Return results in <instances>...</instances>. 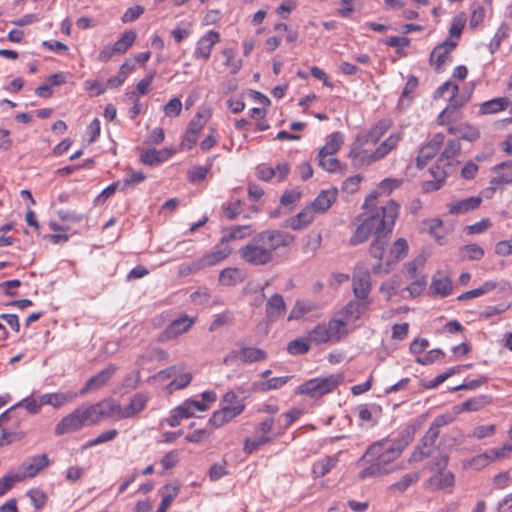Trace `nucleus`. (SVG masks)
Segmentation results:
<instances>
[{"label":"nucleus","instance_id":"obj_48","mask_svg":"<svg viewBox=\"0 0 512 512\" xmlns=\"http://www.w3.org/2000/svg\"><path fill=\"white\" fill-rule=\"evenodd\" d=\"M117 436H118V431L116 429H109V430L103 431L94 439L87 441L83 445V449H88V448H91L93 446H96V445H99L102 443L113 441Z\"/></svg>","mask_w":512,"mask_h":512},{"label":"nucleus","instance_id":"obj_38","mask_svg":"<svg viewBox=\"0 0 512 512\" xmlns=\"http://www.w3.org/2000/svg\"><path fill=\"white\" fill-rule=\"evenodd\" d=\"M430 288L433 293L446 297L452 292V281L449 276L438 273L433 277Z\"/></svg>","mask_w":512,"mask_h":512},{"label":"nucleus","instance_id":"obj_8","mask_svg":"<svg viewBox=\"0 0 512 512\" xmlns=\"http://www.w3.org/2000/svg\"><path fill=\"white\" fill-rule=\"evenodd\" d=\"M352 288L356 299L368 302V296L372 288L370 272L367 269H357L352 278Z\"/></svg>","mask_w":512,"mask_h":512},{"label":"nucleus","instance_id":"obj_52","mask_svg":"<svg viewBox=\"0 0 512 512\" xmlns=\"http://www.w3.org/2000/svg\"><path fill=\"white\" fill-rule=\"evenodd\" d=\"M192 381V375L189 372L181 371L178 373L177 376H175V379H173L167 388L170 391L179 390L187 387Z\"/></svg>","mask_w":512,"mask_h":512},{"label":"nucleus","instance_id":"obj_23","mask_svg":"<svg viewBox=\"0 0 512 512\" xmlns=\"http://www.w3.org/2000/svg\"><path fill=\"white\" fill-rule=\"evenodd\" d=\"M455 483L454 474L450 471H437L427 481L426 486L432 490H443L453 488Z\"/></svg>","mask_w":512,"mask_h":512},{"label":"nucleus","instance_id":"obj_33","mask_svg":"<svg viewBox=\"0 0 512 512\" xmlns=\"http://www.w3.org/2000/svg\"><path fill=\"white\" fill-rule=\"evenodd\" d=\"M391 126L390 120L382 119L375 123L365 134L361 135L366 143L376 144Z\"/></svg>","mask_w":512,"mask_h":512},{"label":"nucleus","instance_id":"obj_50","mask_svg":"<svg viewBox=\"0 0 512 512\" xmlns=\"http://www.w3.org/2000/svg\"><path fill=\"white\" fill-rule=\"evenodd\" d=\"M308 342V340H304L302 338L295 339L288 343L287 352L290 355L306 354L310 349V345Z\"/></svg>","mask_w":512,"mask_h":512},{"label":"nucleus","instance_id":"obj_6","mask_svg":"<svg viewBox=\"0 0 512 512\" xmlns=\"http://www.w3.org/2000/svg\"><path fill=\"white\" fill-rule=\"evenodd\" d=\"M136 33L128 30L113 44L105 46L98 54L100 62H108L115 55L125 54L136 40Z\"/></svg>","mask_w":512,"mask_h":512},{"label":"nucleus","instance_id":"obj_14","mask_svg":"<svg viewBox=\"0 0 512 512\" xmlns=\"http://www.w3.org/2000/svg\"><path fill=\"white\" fill-rule=\"evenodd\" d=\"M452 169L453 168H449L447 166V162L440 163V158H438L436 163L429 168V172L433 180L425 182V190L430 192L440 189L445 182L446 177L451 173Z\"/></svg>","mask_w":512,"mask_h":512},{"label":"nucleus","instance_id":"obj_19","mask_svg":"<svg viewBox=\"0 0 512 512\" xmlns=\"http://www.w3.org/2000/svg\"><path fill=\"white\" fill-rule=\"evenodd\" d=\"M286 311V304L281 294H273L266 303V318L269 322H275L282 318Z\"/></svg>","mask_w":512,"mask_h":512},{"label":"nucleus","instance_id":"obj_28","mask_svg":"<svg viewBox=\"0 0 512 512\" xmlns=\"http://www.w3.org/2000/svg\"><path fill=\"white\" fill-rule=\"evenodd\" d=\"M339 463L337 455L325 456L322 459L314 462L312 465V476L313 478H321L326 476L334 469Z\"/></svg>","mask_w":512,"mask_h":512},{"label":"nucleus","instance_id":"obj_12","mask_svg":"<svg viewBox=\"0 0 512 512\" xmlns=\"http://www.w3.org/2000/svg\"><path fill=\"white\" fill-rule=\"evenodd\" d=\"M50 464L47 454L35 455L26 459L19 467L20 480L36 476Z\"/></svg>","mask_w":512,"mask_h":512},{"label":"nucleus","instance_id":"obj_63","mask_svg":"<svg viewBox=\"0 0 512 512\" xmlns=\"http://www.w3.org/2000/svg\"><path fill=\"white\" fill-rule=\"evenodd\" d=\"M25 436L24 432L20 431H11L6 428L2 429V433L0 436V442H2L1 447L4 445L11 444L15 441L21 440Z\"/></svg>","mask_w":512,"mask_h":512},{"label":"nucleus","instance_id":"obj_57","mask_svg":"<svg viewBox=\"0 0 512 512\" xmlns=\"http://www.w3.org/2000/svg\"><path fill=\"white\" fill-rule=\"evenodd\" d=\"M234 319L233 313L231 311H224L220 314L215 315L214 320L212 321L209 330L216 331L220 327L231 323Z\"/></svg>","mask_w":512,"mask_h":512},{"label":"nucleus","instance_id":"obj_46","mask_svg":"<svg viewBox=\"0 0 512 512\" xmlns=\"http://www.w3.org/2000/svg\"><path fill=\"white\" fill-rule=\"evenodd\" d=\"M241 281V271L238 268H225L219 274V282L223 286H234Z\"/></svg>","mask_w":512,"mask_h":512},{"label":"nucleus","instance_id":"obj_35","mask_svg":"<svg viewBox=\"0 0 512 512\" xmlns=\"http://www.w3.org/2000/svg\"><path fill=\"white\" fill-rule=\"evenodd\" d=\"M492 401L488 395H479L464 401L459 407H456L457 412H476L485 408Z\"/></svg>","mask_w":512,"mask_h":512},{"label":"nucleus","instance_id":"obj_4","mask_svg":"<svg viewBox=\"0 0 512 512\" xmlns=\"http://www.w3.org/2000/svg\"><path fill=\"white\" fill-rule=\"evenodd\" d=\"M294 240V235L282 230H263L239 249V256L249 265L265 266L274 261L278 250L288 248Z\"/></svg>","mask_w":512,"mask_h":512},{"label":"nucleus","instance_id":"obj_16","mask_svg":"<svg viewBox=\"0 0 512 512\" xmlns=\"http://www.w3.org/2000/svg\"><path fill=\"white\" fill-rule=\"evenodd\" d=\"M468 98L454 97L450 104L439 114L437 121L440 125L450 124L461 117L460 108L467 102Z\"/></svg>","mask_w":512,"mask_h":512},{"label":"nucleus","instance_id":"obj_55","mask_svg":"<svg viewBox=\"0 0 512 512\" xmlns=\"http://www.w3.org/2000/svg\"><path fill=\"white\" fill-rule=\"evenodd\" d=\"M183 370H184V365L183 364L170 366V367H168L166 369H163V370L157 372L153 376V379H155L157 381H160V382H163L165 380H168V379H170L172 377L177 376L178 373L183 371Z\"/></svg>","mask_w":512,"mask_h":512},{"label":"nucleus","instance_id":"obj_13","mask_svg":"<svg viewBox=\"0 0 512 512\" xmlns=\"http://www.w3.org/2000/svg\"><path fill=\"white\" fill-rule=\"evenodd\" d=\"M219 41L220 34L214 30H210L198 40L196 48L193 52V57L197 60H208L214 45Z\"/></svg>","mask_w":512,"mask_h":512},{"label":"nucleus","instance_id":"obj_39","mask_svg":"<svg viewBox=\"0 0 512 512\" xmlns=\"http://www.w3.org/2000/svg\"><path fill=\"white\" fill-rule=\"evenodd\" d=\"M461 150V144L459 139H450L444 146L443 151L441 152L439 158L440 163L447 162V166L449 168L454 167L453 158L459 153Z\"/></svg>","mask_w":512,"mask_h":512},{"label":"nucleus","instance_id":"obj_24","mask_svg":"<svg viewBox=\"0 0 512 512\" xmlns=\"http://www.w3.org/2000/svg\"><path fill=\"white\" fill-rule=\"evenodd\" d=\"M78 394L79 393L73 391H66L62 393H47L41 395V403L53 406L54 408H60L66 403L74 401Z\"/></svg>","mask_w":512,"mask_h":512},{"label":"nucleus","instance_id":"obj_32","mask_svg":"<svg viewBox=\"0 0 512 512\" xmlns=\"http://www.w3.org/2000/svg\"><path fill=\"white\" fill-rule=\"evenodd\" d=\"M495 176L490 180L491 188L512 183V164L502 163L494 168Z\"/></svg>","mask_w":512,"mask_h":512},{"label":"nucleus","instance_id":"obj_43","mask_svg":"<svg viewBox=\"0 0 512 512\" xmlns=\"http://www.w3.org/2000/svg\"><path fill=\"white\" fill-rule=\"evenodd\" d=\"M179 491H180V487L177 484H167L159 490V493L162 497L161 503L159 505V507L161 508V511L162 510L167 511V509L170 507L173 500L179 494Z\"/></svg>","mask_w":512,"mask_h":512},{"label":"nucleus","instance_id":"obj_53","mask_svg":"<svg viewBox=\"0 0 512 512\" xmlns=\"http://www.w3.org/2000/svg\"><path fill=\"white\" fill-rule=\"evenodd\" d=\"M291 378H292V376H281V377L270 378L265 382H261L259 384L260 385L259 389L261 391H270V390L279 389V388L283 387Z\"/></svg>","mask_w":512,"mask_h":512},{"label":"nucleus","instance_id":"obj_18","mask_svg":"<svg viewBox=\"0 0 512 512\" xmlns=\"http://www.w3.org/2000/svg\"><path fill=\"white\" fill-rule=\"evenodd\" d=\"M149 399V396L145 393L134 394L131 397L129 403L125 407H122L121 417H123V419H131L136 417L139 413L146 409Z\"/></svg>","mask_w":512,"mask_h":512},{"label":"nucleus","instance_id":"obj_22","mask_svg":"<svg viewBox=\"0 0 512 512\" xmlns=\"http://www.w3.org/2000/svg\"><path fill=\"white\" fill-rule=\"evenodd\" d=\"M337 194V189L323 190L318 194L310 206L316 214L325 213L337 200Z\"/></svg>","mask_w":512,"mask_h":512},{"label":"nucleus","instance_id":"obj_9","mask_svg":"<svg viewBox=\"0 0 512 512\" xmlns=\"http://www.w3.org/2000/svg\"><path fill=\"white\" fill-rule=\"evenodd\" d=\"M366 142L362 140V136H357L355 141L351 144V148L348 154V157L351 159L352 165L355 168H360L363 166H368L377 160L374 159V153L369 152L368 150L363 148V145Z\"/></svg>","mask_w":512,"mask_h":512},{"label":"nucleus","instance_id":"obj_54","mask_svg":"<svg viewBox=\"0 0 512 512\" xmlns=\"http://www.w3.org/2000/svg\"><path fill=\"white\" fill-rule=\"evenodd\" d=\"M27 496L36 509L42 508L47 501V495L40 488H32L28 490Z\"/></svg>","mask_w":512,"mask_h":512},{"label":"nucleus","instance_id":"obj_27","mask_svg":"<svg viewBox=\"0 0 512 512\" xmlns=\"http://www.w3.org/2000/svg\"><path fill=\"white\" fill-rule=\"evenodd\" d=\"M316 212L310 205L304 207L298 214L288 220V225L295 231L302 230L312 223Z\"/></svg>","mask_w":512,"mask_h":512},{"label":"nucleus","instance_id":"obj_56","mask_svg":"<svg viewBox=\"0 0 512 512\" xmlns=\"http://www.w3.org/2000/svg\"><path fill=\"white\" fill-rule=\"evenodd\" d=\"M274 424H275V419L273 417H267L255 426L254 432H255V434L273 436L271 433L273 431ZM281 433L282 432H279L275 436L277 437Z\"/></svg>","mask_w":512,"mask_h":512},{"label":"nucleus","instance_id":"obj_64","mask_svg":"<svg viewBox=\"0 0 512 512\" xmlns=\"http://www.w3.org/2000/svg\"><path fill=\"white\" fill-rule=\"evenodd\" d=\"M490 458H492L493 461L497 459H504L508 458L510 454L512 453V444L505 443L500 448H492L488 450Z\"/></svg>","mask_w":512,"mask_h":512},{"label":"nucleus","instance_id":"obj_26","mask_svg":"<svg viewBox=\"0 0 512 512\" xmlns=\"http://www.w3.org/2000/svg\"><path fill=\"white\" fill-rule=\"evenodd\" d=\"M331 342H339L342 338L346 337L349 333L348 323L340 316H336L325 323Z\"/></svg>","mask_w":512,"mask_h":512},{"label":"nucleus","instance_id":"obj_59","mask_svg":"<svg viewBox=\"0 0 512 512\" xmlns=\"http://www.w3.org/2000/svg\"><path fill=\"white\" fill-rule=\"evenodd\" d=\"M164 114L168 117H177L182 111V102L175 97L170 99L163 107Z\"/></svg>","mask_w":512,"mask_h":512},{"label":"nucleus","instance_id":"obj_11","mask_svg":"<svg viewBox=\"0 0 512 512\" xmlns=\"http://www.w3.org/2000/svg\"><path fill=\"white\" fill-rule=\"evenodd\" d=\"M117 366L109 364L106 368L99 371L96 375L87 380L83 388L79 391V395H85L90 391L98 390L106 385L117 371Z\"/></svg>","mask_w":512,"mask_h":512},{"label":"nucleus","instance_id":"obj_45","mask_svg":"<svg viewBox=\"0 0 512 512\" xmlns=\"http://www.w3.org/2000/svg\"><path fill=\"white\" fill-rule=\"evenodd\" d=\"M509 105V100L505 97L494 98L485 101L480 106L481 114H494L505 110Z\"/></svg>","mask_w":512,"mask_h":512},{"label":"nucleus","instance_id":"obj_3","mask_svg":"<svg viewBox=\"0 0 512 512\" xmlns=\"http://www.w3.org/2000/svg\"><path fill=\"white\" fill-rule=\"evenodd\" d=\"M122 405L112 397L94 404H83L63 417L55 427V434L61 436L81 430L84 426L96 425L103 420H121Z\"/></svg>","mask_w":512,"mask_h":512},{"label":"nucleus","instance_id":"obj_30","mask_svg":"<svg viewBox=\"0 0 512 512\" xmlns=\"http://www.w3.org/2000/svg\"><path fill=\"white\" fill-rule=\"evenodd\" d=\"M448 133L460 139L473 142L480 137V131L475 126L461 123L456 126H449Z\"/></svg>","mask_w":512,"mask_h":512},{"label":"nucleus","instance_id":"obj_62","mask_svg":"<svg viewBox=\"0 0 512 512\" xmlns=\"http://www.w3.org/2000/svg\"><path fill=\"white\" fill-rule=\"evenodd\" d=\"M488 381V378L484 375L479 376L476 379L467 380L464 383L455 386L452 388V391H460V390H474L484 384H486Z\"/></svg>","mask_w":512,"mask_h":512},{"label":"nucleus","instance_id":"obj_47","mask_svg":"<svg viewBox=\"0 0 512 512\" xmlns=\"http://www.w3.org/2000/svg\"><path fill=\"white\" fill-rule=\"evenodd\" d=\"M421 475L419 472H411L402 476L401 480L393 483L390 486V489L398 490L400 492H404L410 487L412 484L417 483L420 479Z\"/></svg>","mask_w":512,"mask_h":512},{"label":"nucleus","instance_id":"obj_49","mask_svg":"<svg viewBox=\"0 0 512 512\" xmlns=\"http://www.w3.org/2000/svg\"><path fill=\"white\" fill-rule=\"evenodd\" d=\"M458 90V85L452 83L451 81H446L435 91L434 98H444L448 96L450 101L451 99H454V97H459Z\"/></svg>","mask_w":512,"mask_h":512},{"label":"nucleus","instance_id":"obj_60","mask_svg":"<svg viewBox=\"0 0 512 512\" xmlns=\"http://www.w3.org/2000/svg\"><path fill=\"white\" fill-rule=\"evenodd\" d=\"M312 308L302 301H297L290 311L287 318L288 321L301 319L305 314L309 313Z\"/></svg>","mask_w":512,"mask_h":512},{"label":"nucleus","instance_id":"obj_44","mask_svg":"<svg viewBox=\"0 0 512 512\" xmlns=\"http://www.w3.org/2000/svg\"><path fill=\"white\" fill-rule=\"evenodd\" d=\"M307 340L309 341V343L315 345H321L327 342H331V338L329 336L326 324H318L312 330H310L307 336Z\"/></svg>","mask_w":512,"mask_h":512},{"label":"nucleus","instance_id":"obj_10","mask_svg":"<svg viewBox=\"0 0 512 512\" xmlns=\"http://www.w3.org/2000/svg\"><path fill=\"white\" fill-rule=\"evenodd\" d=\"M445 136L442 133H436L431 140L423 145L416 158L418 168H423L429 160L436 156L444 144Z\"/></svg>","mask_w":512,"mask_h":512},{"label":"nucleus","instance_id":"obj_7","mask_svg":"<svg viewBox=\"0 0 512 512\" xmlns=\"http://www.w3.org/2000/svg\"><path fill=\"white\" fill-rule=\"evenodd\" d=\"M235 359H239L244 364H252L267 359L266 351L250 346H242L239 350L230 351L224 358L226 365L231 364Z\"/></svg>","mask_w":512,"mask_h":512},{"label":"nucleus","instance_id":"obj_21","mask_svg":"<svg viewBox=\"0 0 512 512\" xmlns=\"http://www.w3.org/2000/svg\"><path fill=\"white\" fill-rule=\"evenodd\" d=\"M369 302L361 300H351L346 306L338 313L348 324L358 320L361 315L367 310Z\"/></svg>","mask_w":512,"mask_h":512},{"label":"nucleus","instance_id":"obj_1","mask_svg":"<svg viewBox=\"0 0 512 512\" xmlns=\"http://www.w3.org/2000/svg\"><path fill=\"white\" fill-rule=\"evenodd\" d=\"M399 209L400 206L395 201H388L380 211L363 219L350 238L352 245H358L373 236L369 254L373 258L383 261V263L379 262L372 267L375 274L389 273L396 263L407 256L409 246L404 238H398L386 253V247L399 216Z\"/></svg>","mask_w":512,"mask_h":512},{"label":"nucleus","instance_id":"obj_58","mask_svg":"<svg viewBox=\"0 0 512 512\" xmlns=\"http://www.w3.org/2000/svg\"><path fill=\"white\" fill-rule=\"evenodd\" d=\"M466 24V18L464 15H457L453 18L450 29H449V36L451 38H460L461 33L465 27Z\"/></svg>","mask_w":512,"mask_h":512},{"label":"nucleus","instance_id":"obj_61","mask_svg":"<svg viewBox=\"0 0 512 512\" xmlns=\"http://www.w3.org/2000/svg\"><path fill=\"white\" fill-rule=\"evenodd\" d=\"M438 436H439V430H435L434 427L429 426L428 430L426 431V433L420 440L419 444L433 452L434 444H435Z\"/></svg>","mask_w":512,"mask_h":512},{"label":"nucleus","instance_id":"obj_37","mask_svg":"<svg viewBox=\"0 0 512 512\" xmlns=\"http://www.w3.org/2000/svg\"><path fill=\"white\" fill-rule=\"evenodd\" d=\"M401 140L400 133H393L388 138H386L383 142H381L378 147L373 151L374 159L377 161L385 158L393 149H395Z\"/></svg>","mask_w":512,"mask_h":512},{"label":"nucleus","instance_id":"obj_42","mask_svg":"<svg viewBox=\"0 0 512 512\" xmlns=\"http://www.w3.org/2000/svg\"><path fill=\"white\" fill-rule=\"evenodd\" d=\"M344 143V138L341 132H333L327 136L325 145L320 148V154L334 155Z\"/></svg>","mask_w":512,"mask_h":512},{"label":"nucleus","instance_id":"obj_15","mask_svg":"<svg viewBox=\"0 0 512 512\" xmlns=\"http://www.w3.org/2000/svg\"><path fill=\"white\" fill-rule=\"evenodd\" d=\"M245 409V404H238L235 407H224L214 411L209 419V424L215 428H220L223 425L229 423L238 415H240Z\"/></svg>","mask_w":512,"mask_h":512},{"label":"nucleus","instance_id":"obj_5","mask_svg":"<svg viewBox=\"0 0 512 512\" xmlns=\"http://www.w3.org/2000/svg\"><path fill=\"white\" fill-rule=\"evenodd\" d=\"M342 381L343 377L340 374L313 378L301 384L297 389V393L311 397H321L335 390Z\"/></svg>","mask_w":512,"mask_h":512},{"label":"nucleus","instance_id":"obj_51","mask_svg":"<svg viewBox=\"0 0 512 512\" xmlns=\"http://www.w3.org/2000/svg\"><path fill=\"white\" fill-rule=\"evenodd\" d=\"M225 57L224 65L231 68V73L236 74L242 67V61L236 60V51L233 48H226L222 52Z\"/></svg>","mask_w":512,"mask_h":512},{"label":"nucleus","instance_id":"obj_17","mask_svg":"<svg viewBox=\"0 0 512 512\" xmlns=\"http://www.w3.org/2000/svg\"><path fill=\"white\" fill-rule=\"evenodd\" d=\"M457 42L452 39H446L438 44L430 55V61L435 65V69L439 72L446 62L448 55L456 48Z\"/></svg>","mask_w":512,"mask_h":512},{"label":"nucleus","instance_id":"obj_25","mask_svg":"<svg viewBox=\"0 0 512 512\" xmlns=\"http://www.w3.org/2000/svg\"><path fill=\"white\" fill-rule=\"evenodd\" d=\"M193 323V319L189 318L187 315H184L172 321L165 329L163 334L167 339L176 338L179 335L187 332Z\"/></svg>","mask_w":512,"mask_h":512},{"label":"nucleus","instance_id":"obj_29","mask_svg":"<svg viewBox=\"0 0 512 512\" xmlns=\"http://www.w3.org/2000/svg\"><path fill=\"white\" fill-rule=\"evenodd\" d=\"M481 202L482 199L479 196H472L452 202L448 205L449 213L455 215L464 214L478 208Z\"/></svg>","mask_w":512,"mask_h":512},{"label":"nucleus","instance_id":"obj_34","mask_svg":"<svg viewBox=\"0 0 512 512\" xmlns=\"http://www.w3.org/2000/svg\"><path fill=\"white\" fill-rule=\"evenodd\" d=\"M224 234L221 237L220 241L222 244L228 245L229 242L244 239L247 236H250L252 233L251 226L249 225H236L230 228H225L223 230Z\"/></svg>","mask_w":512,"mask_h":512},{"label":"nucleus","instance_id":"obj_2","mask_svg":"<svg viewBox=\"0 0 512 512\" xmlns=\"http://www.w3.org/2000/svg\"><path fill=\"white\" fill-rule=\"evenodd\" d=\"M415 427H405L396 439L384 438L372 443L357 461L358 466L367 465L362 469L358 478L366 480L379 478L397 470L392 464L400 457L404 449L413 441Z\"/></svg>","mask_w":512,"mask_h":512},{"label":"nucleus","instance_id":"obj_31","mask_svg":"<svg viewBox=\"0 0 512 512\" xmlns=\"http://www.w3.org/2000/svg\"><path fill=\"white\" fill-rule=\"evenodd\" d=\"M317 163L319 167L329 173L344 174L347 170V166L342 164L337 158L333 157V155L318 153Z\"/></svg>","mask_w":512,"mask_h":512},{"label":"nucleus","instance_id":"obj_41","mask_svg":"<svg viewBox=\"0 0 512 512\" xmlns=\"http://www.w3.org/2000/svg\"><path fill=\"white\" fill-rule=\"evenodd\" d=\"M176 409L179 412L180 417L187 419L194 416L196 411H206L208 409V405L197 400L188 399L176 407Z\"/></svg>","mask_w":512,"mask_h":512},{"label":"nucleus","instance_id":"obj_36","mask_svg":"<svg viewBox=\"0 0 512 512\" xmlns=\"http://www.w3.org/2000/svg\"><path fill=\"white\" fill-rule=\"evenodd\" d=\"M171 154L168 149H148L141 153L140 161L143 164L154 166L169 159Z\"/></svg>","mask_w":512,"mask_h":512},{"label":"nucleus","instance_id":"obj_20","mask_svg":"<svg viewBox=\"0 0 512 512\" xmlns=\"http://www.w3.org/2000/svg\"><path fill=\"white\" fill-rule=\"evenodd\" d=\"M232 253V248L222 244L221 241L214 246L213 250L201 257V265L205 267L215 266L228 258Z\"/></svg>","mask_w":512,"mask_h":512},{"label":"nucleus","instance_id":"obj_40","mask_svg":"<svg viewBox=\"0 0 512 512\" xmlns=\"http://www.w3.org/2000/svg\"><path fill=\"white\" fill-rule=\"evenodd\" d=\"M275 438L276 436H266L260 434H255L254 438L248 437L244 440L243 452L248 455L252 454L259 450L261 446L272 443Z\"/></svg>","mask_w":512,"mask_h":512}]
</instances>
